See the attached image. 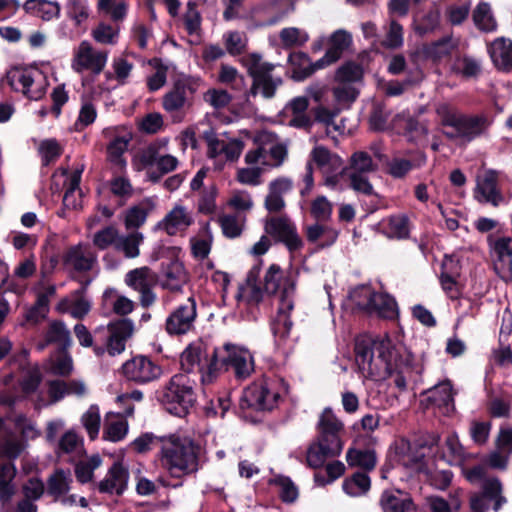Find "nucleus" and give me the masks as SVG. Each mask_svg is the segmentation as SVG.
<instances>
[{
    "mask_svg": "<svg viewBox=\"0 0 512 512\" xmlns=\"http://www.w3.org/2000/svg\"><path fill=\"white\" fill-rule=\"evenodd\" d=\"M355 361L366 378H393L395 386L405 390L410 381H415L421 367L398 336L382 335L371 343L357 341Z\"/></svg>",
    "mask_w": 512,
    "mask_h": 512,
    "instance_id": "nucleus-1",
    "label": "nucleus"
},
{
    "mask_svg": "<svg viewBox=\"0 0 512 512\" xmlns=\"http://www.w3.org/2000/svg\"><path fill=\"white\" fill-rule=\"evenodd\" d=\"M318 436L309 445L306 461L311 468L322 467L329 458L339 456L343 449L344 424L331 408H325L317 424Z\"/></svg>",
    "mask_w": 512,
    "mask_h": 512,
    "instance_id": "nucleus-2",
    "label": "nucleus"
},
{
    "mask_svg": "<svg viewBox=\"0 0 512 512\" xmlns=\"http://www.w3.org/2000/svg\"><path fill=\"white\" fill-rule=\"evenodd\" d=\"M160 461L175 478H182L199 470V447L188 437L170 435L161 439Z\"/></svg>",
    "mask_w": 512,
    "mask_h": 512,
    "instance_id": "nucleus-3",
    "label": "nucleus"
},
{
    "mask_svg": "<svg viewBox=\"0 0 512 512\" xmlns=\"http://www.w3.org/2000/svg\"><path fill=\"white\" fill-rule=\"evenodd\" d=\"M437 115L444 127L451 128L446 135L449 138H463L471 141L482 135L490 126L488 118L484 115L467 116L446 103L436 108Z\"/></svg>",
    "mask_w": 512,
    "mask_h": 512,
    "instance_id": "nucleus-4",
    "label": "nucleus"
},
{
    "mask_svg": "<svg viewBox=\"0 0 512 512\" xmlns=\"http://www.w3.org/2000/svg\"><path fill=\"white\" fill-rule=\"evenodd\" d=\"M212 367L206 376L207 379L214 373L217 378L221 372L229 369H233L237 378L245 379L254 371V358L246 347L227 342L214 348Z\"/></svg>",
    "mask_w": 512,
    "mask_h": 512,
    "instance_id": "nucleus-5",
    "label": "nucleus"
},
{
    "mask_svg": "<svg viewBox=\"0 0 512 512\" xmlns=\"http://www.w3.org/2000/svg\"><path fill=\"white\" fill-rule=\"evenodd\" d=\"M287 392L283 379L263 378L244 390L242 401L255 410L270 411L278 407Z\"/></svg>",
    "mask_w": 512,
    "mask_h": 512,
    "instance_id": "nucleus-6",
    "label": "nucleus"
},
{
    "mask_svg": "<svg viewBox=\"0 0 512 512\" xmlns=\"http://www.w3.org/2000/svg\"><path fill=\"white\" fill-rule=\"evenodd\" d=\"M242 63L253 78L252 86L246 92L247 100L257 96L258 93H261L266 99L272 98L275 95L276 89L282 84L281 77L272 74L275 65L264 62L262 56L258 53H250L243 56Z\"/></svg>",
    "mask_w": 512,
    "mask_h": 512,
    "instance_id": "nucleus-7",
    "label": "nucleus"
},
{
    "mask_svg": "<svg viewBox=\"0 0 512 512\" xmlns=\"http://www.w3.org/2000/svg\"><path fill=\"white\" fill-rule=\"evenodd\" d=\"M195 401L193 383L186 374L174 375L160 395V402L165 409L179 417L186 415Z\"/></svg>",
    "mask_w": 512,
    "mask_h": 512,
    "instance_id": "nucleus-8",
    "label": "nucleus"
},
{
    "mask_svg": "<svg viewBox=\"0 0 512 512\" xmlns=\"http://www.w3.org/2000/svg\"><path fill=\"white\" fill-rule=\"evenodd\" d=\"M255 148L245 155V163L256 167H278L287 155L286 147L278 142L277 136L269 131H261L255 137Z\"/></svg>",
    "mask_w": 512,
    "mask_h": 512,
    "instance_id": "nucleus-9",
    "label": "nucleus"
},
{
    "mask_svg": "<svg viewBox=\"0 0 512 512\" xmlns=\"http://www.w3.org/2000/svg\"><path fill=\"white\" fill-rule=\"evenodd\" d=\"M214 362V349L209 352L207 344L197 339L183 350L180 355V366L186 374H197L202 384H210L216 379V373L207 379V374Z\"/></svg>",
    "mask_w": 512,
    "mask_h": 512,
    "instance_id": "nucleus-10",
    "label": "nucleus"
},
{
    "mask_svg": "<svg viewBox=\"0 0 512 512\" xmlns=\"http://www.w3.org/2000/svg\"><path fill=\"white\" fill-rule=\"evenodd\" d=\"M295 286L296 279L293 273L283 271L276 264H272L265 273V291L277 295L279 306H283L284 309L294 308Z\"/></svg>",
    "mask_w": 512,
    "mask_h": 512,
    "instance_id": "nucleus-11",
    "label": "nucleus"
},
{
    "mask_svg": "<svg viewBox=\"0 0 512 512\" xmlns=\"http://www.w3.org/2000/svg\"><path fill=\"white\" fill-rule=\"evenodd\" d=\"M15 433L7 434L2 440V457L16 459L25 449V443L40 435L35 423L24 415H16L13 419Z\"/></svg>",
    "mask_w": 512,
    "mask_h": 512,
    "instance_id": "nucleus-12",
    "label": "nucleus"
},
{
    "mask_svg": "<svg viewBox=\"0 0 512 512\" xmlns=\"http://www.w3.org/2000/svg\"><path fill=\"white\" fill-rule=\"evenodd\" d=\"M207 155L214 161L217 169H222L226 163L236 162L245 147L240 138H227L214 133L206 134Z\"/></svg>",
    "mask_w": 512,
    "mask_h": 512,
    "instance_id": "nucleus-13",
    "label": "nucleus"
},
{
    "mask_svg": "<svg viewBox=\"0 0 512 512\" xmlns=\"http://www.w3.org/2000/svg\"><path fill=\"white\" fill-rule=\"evenodd\" d=\"M108 57V51L96 49L89 41L83 40L73 50L71 68L76 73L99 75L104 70Z\"/></svg>",
    "mask_w": 512,
    "mask_h": 512,
    "instance_id": "nucleus-14",
    "label": "nucleus"
},
{
    "mask_svg": "<svg viewBox=\"0 0 512 512\" xmlns=\"http://www.w3.org/2000/svg\"><path fill=\"white\" fill-rule=\"evenodd\" d=\"M425 448L405 438L396 439L389 449V458L396 465L411 472H420L425 466Z\"/></svg>",
    "mask_w": 512,
    "mask_h": 512,
    "instance_id": "nucleus-15",
    "label": "nucleus"
},
{
    "mask_svg": "<svg viewBox=\"0 0 512 512\" xmlns=\"http://www.w3.org/2000/svg\"><path fill=\"white\" fill-rule=\"evenodd\" d=\"M488 244L494 271L505 282L512 281V237L489 238Z\"/></svg>",
    "mask_w": 512,
    "mask_h": 512,
    "instance_id": "nucleus-16",
    "label": "nucleus"
},
{
    "mask_svg": "<svg viewBox=\"0 0 512 512\" xmlns=\"http://www.w3.org/2000/svg\"><path fill=\"white\" fill-rule=\"evenodd\" d=\"M196 318V300L193 296H189L168 315L165 329L169 335L187 334L194 329Z\"/></svg>",
    "mask_w": 512,
    "mask_h": 512,
    "instance_id": "nucleus-17",
    "label": "nucleus"
},
{
    "mask_svg": "<svg viewBox=\"0 0 512 512\" xmlns=\"http://www.w3.org/2000/svg\"><path fill=\"white\" fill-rule=\"evenodd\" d=\"M157 282V275L149 267L144 266L130 270L125 275V283L140 294V301L144 307L155 302L156 295L152 288Z\"/></svg>",
    "mask_w": 512,
    "mask_h": 512,
    "instance_id": "nucleus-18",
    "label": "nucleus"
},
{
    "mask_svg": "<svg viewBox=\"0 0 512 512\" xmlns=\"http://www.w3.org/2000/svg\"><path fill=\"white\" fill-rule=\"evenodd\" d=\"M122 371L128 380L139 384L154 381L162 374L161 367L146 356H136L126 361Z\"/></svg>",
    "mask_w": 512,
    "mask_h": 512,
    "instance_id": "nucleus-19",
    "label": "nucleus"
},
{
    "mask_svg": "<svg viewBox=\"0 0 512 512\" xmlns=\"http://www.w3.org/2000/svg\"><path fill=\"white\" fill-rule=\"evenodd\" d=\"M86 391V385L82 380H71L69 382L59 379L51 380L47 382L48 399L46 400L37 394L36 404L38 407L55 404L69 395L81 397L86 394Z\"/></svg>",
    "mask_w": 512,
    "mask_h": 512,
    "instance_id": "nucleus-20",
    "label": "nucleus"
},
{
    "mask_svg": "<svg viewBox=\"0 0 512 512\" xmlns=\"http://www.w3.org/2000/svg\"><path fill=\"white\" fill-rule=\"evenodd\" d=\"M194 223L193 211L186 206L176 203L165 217L156 225V229L169 236L184 233Z\"/></svg>",
    "mask_w": 512,
    "mask_h": 512,
    "instance_id": "nucleus-21",
    "label": "nucleus"
},
{
    "mask_svg": "<svg viewBox=\"0 0 512 512\" xmlns=\"http://www.w3.org/2000/svg\"><path fill=\"white\" fill-rule=\"evenodd\" d=\"M265 232L285 243L290 251L298 250L302 246V240L297 234L294 224L289 218L271 217L264 225Z\"/></svg>",
    "mask_w": 512,
    "mask_h": 512,
    "instance_id": "nucleus-22",
    "label": "nucleus"
},
{
    "mask_svg": "<svg viewBox=\"0 0 512 512\" xmlns=\"http://www.w3.org/2000/svg\"><path fill=\"white\" fill-rule=\"evenodd\" d=\"M500 172L486 169L476 178L475 198L481 203H490L498 206L503 196L498 188Z\"/></svg>",
    "mask_w": 512,
    "mask_h": 512,
    "instance_id": "nucleus-23",
    "label": "nucleus"
},
{
    "mask_svg": "<svg viewBox=\"0 0 512 512\" xmlns=\"http://www.w3.org/2000/svg\"><path fill=\"white\" fill-rule=\"evenodd\" d=\"M134 407L130 406L125 413L109 412L105 415L102 438L105 441L117 443L124 440L129 431L127 417L132 416Z\"/></svg>",
    "mask_w": 512,
    "mask_h": 512,
    "instance_id": "nucleus-24",
    "label": "nucleus"
},
{
    "mask_svg": "<svg viewBox=\"0 0 512 512\" xmlns=\"http://www.w3.org/2000/svg\"><path fill=\"white\" fill-rule=\"evenodd\" d=\"M97 262V256L87 244H77L63 255V265L69 270L86 272L93 269Z\"/></svg>",
    "mask_w": 512,
    "mask_h": 512,
    "instance_id": "nucleus-25",
    "label": "nucleus"
},
{
    "mask_svg": "<svg viewBox=\"0 0 512 512\" xmlns=\"http://www.w3.org/2000/svg\"><path fill=\"white\" fill-rule=\"evenodd\" d=\"M107 353L110 356L121 354L125 350L126 341L134 332V324L129 319H122L108 326Z\"/></svg>",
    "mask_w": 512,
    "mask_h": 512,
    "instance_id": "nucleus-26",
    "label": "nucleus"
},
{
    "mask_svg": "<svg viewBox=\"0 0 512 512\" xmlns=\"http://www.w3.org/2000/svg\"><path fill=\"white\" fill-rule=\"evenodd\" d=\"M294 188V182L290 177L281 176L268 184V194L265 198V208L269 212H279L285 207L284 196Z\"/></svg>",
    "mask_w": 512,
    "mask_h": 512,
    "instance_id": "nucleus-27",
    "label": "nucleus"
},
{
    "mask_svg": "<svg viewBox=\"0 0 512 512\" xmlns=\"http://www.w3.org/2000/svg\"><path fill=\"white\" fill-rule=\"evenodd\" d=\"M502 490L498 479L487 480L483 485V494L471 497L470 506L472 512H485L488 509L487 500H494V510L498 511L505 502V498L500 495Z\"/></svg>",
    "mask_w": 512,
    "mask_h": 512,
    "instance_id": "nucleus-28",
    "label": "nucleus"
},
{
    "mask_svg": "<svg viewBox=\"0 0 512 512\" xmlns=\"http://www.w3.org/2000/svg\"><path fill=\"white\" fill-rule=\"evenodd\" d=\"M260 268L253 267L248 273L246 281L239 286L235 298L238 306H254L257 305L263 297V291L258 285Z\"/></svg>",
    "mask_w": 512,
    "mask_h": 512,
    "instance_id": "nucleus-29",
    "label": "nucleus"
},
{
    "mask_svg": "<svg viewBox=\"0 0 512 512\" xmlns=\"http://www.w3.org/2000/svg\"><path fill=\"white\" fill-rule=\"evenodd\" d=\"M129 472L120 462H115L108 470L105 478L99 483V490L103 493L120 495L127 488Z\"/></svg>",
    "mask_w": 512,
    "mask_h": 512,
    "instance_id": "nucleus-30",
    "label": "nucleus"
},
{
    "mask_svg": "<svg viewBox=\"0 0 512 512\" xmlns=\"http://www.w3.org/2000/svg\"><path fill=\"white\" fill-rule=\"evenodd\" d=\"M427 400L444 415L451 414L454 409V395L450 381H443L427 391Z\"/></svg>",
    "mask_w": 512,
    "mask_h": 512,
    "instance_id": "nucleus-31",
    "label": "nucleus"
},
{
    "mask_svg": "<svg viewBox=\"0 0 512 512\" xmlns=\"http://www.w3.org/2000/svg\"><path fill=\"white\" fill-rule=\"evenodd\" d=\"M487 52L498 70L508 71L512 68V41L498 37L487 44Z\"/></svg>",
    "mask_w": 512,
    "mask_h": 512,
    "instance_id": "nucleus-32",
    "label": "nucleus"
},
{
    "mask_svg": "<svg viewBox=\"0 0 512 512\" xmlns=\"http://www.w3.org/2000/svg\"><path fill=\"white\" fill-rule=\"evenodd\" d=\"M458 41L451 35H446L436 41L425 44L421 48L423 57L434 63H438L449 57L457 48Z\"/></svg>",
    "mask_w": 512,
    "mask_h": 512,
    "instance_id": "nucleus-33",
    "label": "nucleus"
},
{
    "mask_svg": "<svg viewBox=\"0 0 512 512\" xmlns=\"http://www.w3.org/2000/svg\"><path fill=\"white\" fill-rule=\"evenodd\" d=\"M380 506L383 512H416V506L411 497L399 490L383 492Z\"/></svg>",
    "mask_w": 512,
    "mask_h": 512,
    "instance_id": "nucleus-34",
    "label": "nucleus"
},
{
    "mask_svg": "<svg viewBox=\"0 0 512 512\" xmlns=\"http://www.w3.org/2000/svg\"><path fill=\"white\" fill-rule=\"evenodd\" d=\"M90 309V300L84 296L82 289L77 290L69 297L62 299L57 306V310L59 312L69 313L76 319L83 318L88 314Z\"/></svg>",
    "mask_w": 512,
    "mask_h": 512,
    "instance_id": "nucleus-35",
    "label": "nucleus"
},
{
    "mask_svg": "<svg viewBox=\"0 0 512 512\" xmlns=\"http://www.w3.org/2000/svg\"><path fill=\"white\" fill-rule=\"evenodd\" d=\"M155 209V202L151 198H144L127 209L125 213V226L127 229H136L142 226L148 215Z\"/></svg>",
    "mask_w": 512,
    "mask_h": 512,
    "instance_id": "nucleus-36",
    "label": "nucleus"
},
{
    "mask_svg": "<svg viewBox=\"0 0 512 512\" xmlns=\"http://www.w3.org/2000/svg\"><path fill=\"white\" fill-rule=\"evenodd\" d=\"M294 59L300 60L304 64L303 69H297L294 72V79L297 81L309 77L313 72L323 69L337 61L332 52L326 51L325 55L315 62H311L310 58L301 52L295 54Z\"/></svg>",
    "mask_w": 512,
    "mask_h": 512,
    "instance_id": "nucleus-37",
    "label": "nucleus"
},
{
    "mask_svg": "<svg viewBox=\"0 0 512 512\" xmlns=\"http://www.w3.org/2000/svg\"><path fill=\"white\" fill-rule=\"evenodd\" d=\"M47 76L37 67H33L21 93L30 100H40L46 93Z\"/></svg>",
    "mask_w": 512,
    "mask_h": 512,
    "instance_id": "nucleus-38",
    "label": "nucleus"
},
{
    "mask_svg": "<svg viewBox=\"0 0 512 512\" xmlns=\"http://www.w3.org/2000/svg\"><path fill=\"white\" fill-rule=\"evenodd\" d=\"M56 343L61 346V349H68L72 344L70 331L65 324L61 321H52L45 333L44 343L38 344V349L43 350L46 345Z\"/></svg>",
    "mask_w": 512,
    "mask_h": 512,
    "instance_id": "nucleus-39",
    "label": "nucleus"
},
{
    "mask_svg": "<svg viewBox=\"0 0 512 512\" xmlns=\"http://www.w3.org/2000/svg\"><path fill=\"white\" fill-rule=\"evenodd\" d=\"M292 310L293 309H284L283 306H278L277 315L271 326L275 344L278 347L283 346L290 336L292 321L290 320L289 313Z\"/></svg>",
    "mask_w": 512,
    "mask_h": 512,
    "instance_id": "nucleus-40",
    "label": "nucleus"
},
{
    "mask_svg": "<svg viewBox=\"0 0 512 512\" xmlns=\"http://www.w3.org/2000/svg\"><path fill=\"white\" fill-rule=\"evenodd\" d=\"M187 281L188 276L184 266L179 262H173L167 267L161 286L171 292H179Z\"/></svg>",
    "mask_w": 512,
    "mask_h": 512,
    "instance_id": "nucleus-41",
    "label": "nucleus"
},
{
    "mask_svg": "<svg viewBox=\"0 0 512 512\" xmlns=\"http://www.w3.org/2000/svg\"><path fill=\"white\" fill-rule=\"evenodd\" d=\"M26 12L41 18L44 21H50L57 18L60 13V6L57 2L47 0H28L24 4Z\"/></svg>",
    "mask_w": 512,
    "mask_h": 512,
    "instance_id": "nucleus-42",
    "label": "nucleus"
},
{
    "mask_svg": "<svg viewBox=\"0 0 512 512\" xmlns=\"http://www.w3.org/2000/svg\"><path fill=\"white\" fill-rule=\"evenodd\" d=\"M186 100V87L178 82L171 91L163 96L162 105L167 113L175 117L184 108Z\"/></svg>",
    "mask_w": 512,
    "mask_h": 512,
    "instance_id": "nucleus-43",
    "label": "nucleus"
},
{
    "mask_svg": "<svg viewBox=\"0 0 512 512\" xmlns=\"http://www.w3.org/2000/svg\"><path fill=\"white\" fill-rule=\"evenodd\" d=\"M384 234L389 238L405 239L409 236V220L406 215H392L381 223Z\"/></svg>",
    "mask_w": 512,
    "mask_h": 512,
    "instance_id": "nucleus-44",
    "label": "nucleus"
},
{
    "mask_svg": "<svg viewBox=\"0 0 512 512\" xmlns=\"http://www.w3.org/2000/svg\"><path fill=\"white\" fill-rule=\"evenodd\" d=\"M73 370V360L67 349L56 351L46 363V371L59 376H68Z\"/></svg>",
    "mask_w": 512,
    "mask_h": 512,
    "instance_id": "nucleus-45",
    "label": "nucleus"
},
{
    "mask_svg": "<svg viewBox=\"0 0 512 512\" xmlns=\"http://www.w3.org/2000/svg\"><path fill=\"white\" fill-rule=\"evenodd\" d=\"M212 234L209 224H204L198 234L190 239L192 255L200 260L208 257L211 251Z\"/></svg>",
    "mask_w": 512,
    "mask_h": 512,
    "instance_id": "nucleus-46",
    "label": "nucleus"
},
{
    "mask_svg": "<svg viewBox=\"0 0 512 512\" xmlns=\"http://www.w3.org/2000/svg\"><path fill=\"white\" fill-rule=\"evenodd\" d=\"M311 157L323 173L340 170L343 164L339 156L332 154L323 146H316L311 152Z\"/></svg>",
    "mask_w": 512,
    "mask_h": 512,
    "instance_id": "nucleus-47",
    "label": "nucleus"
},
{
    "mask_svg": "<svg viewBox=\"0 0 512 512\" xmlns=\"http://www.w3.org/2000/svg\"><path fill=\"white\" fill-rule=\"evenodd\" d=\"M473 22L483 32H494L497 29V22L489 3H479L473 11Z\"/></svg>",
    "mask_w": 512,
    "mask_h": 512,
    "instance_id": "nucleus-48",
    "label": "nucleus"
},
{
    "mask_svg": "<svg viewBox=\"0 0 512 512\" xmlns=\"http://www.w3.org/2000/svg\"><path fill=\"white\" fill-rule=\"evenodd\" d=\"M134 64L124 56L114 57L111 63V71L106 72L108 80H116L119 85H126L129 81Z\"/></svg>",
    "mask_w": 512,
    "mask_h": 512,
    "instance_id": "nucleus-49",
    "label": "nucleus"
},
{
    "mask_svg": "<svg viewBox=\"0 0 512 512\" xmlns=\"http://www.w3.org/2000/svg\"><path fill=\"white\" fill-rule=\"evenodd\" d=\"M309 102L306 96H299L292 99L286 109L291 112L293 117L290 124L294 127L305 128L310 124V118L306 115Z\"/></svg>",
    "mask_w": 512,
    "mask_h": 512,
    "instance_id": "nucleus-50",
    "label": "nucleus"
},
{
    "mask_svg": "<svg viewBox=\"0 0 512 512\" xmlns=\"http://www.w3.org/2000/svg\"><path fill=\"white\" fill-rule=\"evenodd\" d=\"M167 139H160L152 142L140 153V161L145 167L157 166L162 158L167 154Z\"/></svg>",
    "mask_w": 512,
    "mask_h": 512,
    "instance_id": "nucleus-51",
    "label": "nucleus"
},
{
    "mask_svg": "<svg viewBox=\"0 0 512 512\" xmlns=\"http://www.w3.org/2000/svg\"><path fill=\"white\" fill-rule=\"evenodd\" d=\"M218 221L224 236L233 239L242 234L246 223V216L241 213L224 214L219 217Z\"/></svg>",
    "mask_w": 512,
    "mask_h": 512,
    "instance_id": "nucleus-52",
    "label": "nucleus"
},
{
    "mask_svg": "<svg viewBox=\"0 0 512 512\" xmlns=\"http://www.w3.org/2000/svg\"><path fill=\"white\" fill-rule=\"evenodd\" d=\"M374 301H371V309L367 311L376 313L380 317L393 318L397 314V305L395 300L384 292H376Z\"/></svg>",
    "mask_w": 512,
    "mask_h": 512,
    "instance_id": "nucleus-53",
    "label": "nucleus"
},
{
    "mask_svg": "<svg viewBox=\"0 0 512 512\" xmlns=\"http://www.w3.org/2000/svg\"><path fill=\"white\" fill-rule=\"evenodd\" d=\"M349 466L372 470L377 462L375 452L370 449H349L346 454Z\"/></svg>",
    "mask_w": 512,
    "mask_h": 512,
    "instance_id": "nucleus-54",
    "label": "nucleus"
},
{
    "mask_svg": "<svg viewBox=\"0 0 512 512\" xmlns=\"http://www.w3.org/2000/svg\"><path fill=\"white\" fill-rule=\"evenodd\" d=\"M371 481L367 474L362 472L354 473L350 478L343 482L344 492L352 497H359L367 493L370 489Z\"/></svg>",
    "mask_w": 512,
    "mask_h": 512,
    "instance_id": "nucleus-55",
    "label": "nucleus"
},
{
    "mask_svg": "<svg viewBox=\"0 0 512 512\" xmlns=\"http://www.w3.org/2000/svg\"><path fill=\"white\" fill-rule=\"evenodd\" d=\"M143 240L144 236L140 232H133L125 236L119 235L116 250L123 252L127 258H136L140 254L139 246Z\"/></svg>",
    "mask_w": 512,
    "mask_h": 512,
    "instance_id": "nucleus-56",
    "label": "nucleus"
},
{
    "mask_svg": "<svg viewBox=\"0 0 512 512\" xmlns=\"http://www.w3.org/2000/svg\"><path fill=\"white\" fill-rule=\"evenodd\" d=\"M120 28L105 22L99 23L91 31L92 38L102 45H116L119 39Z\"/></svg>",
    "mask_w": 512,
    "mask_h": 512,
    "instance_id": "nucleus-57",
    "label": "nucleus"
},
{
    "mask_svg": "<svg viewBox=\"0 0 512 512\" xmlns=\"http://www.w3.org/2000/svg\"><path fill=\"white\" fill-rule=\"evenodd\" d=\"M81 424L84 427L90 440L99 436L101 427L100 409L97 405H91L81 416Z\"/></svg>",
    "mask_w": 512,
    "mask_h": 512,
    "instance_id": "nucleus-58",
    "label": "nucleus"
},
{
    "mask_svg": "<svg viewBox=\"0 0 512 512\" xmlns=\"http://www.w3.org/2000/svg\"><path fill=\"white\" fill-rule=\"evenodd\" d=\"M71 482L69 471L56 470L48 479V493L58 498L68 492Z\"/></svg>",
    "mask_w": 512,
    "mask_h": 512,
    "instance_id": "nucleus-59",
    "label": "nucleus"
},
{
    "mask_svg": "<svg viewBox=\"0 0 512 512\" xmlns=\"http://www.w3.org/2000/svg\"><path fill=\"white\" fill-rule=\"evenodd\" d=\"M132 137L129 133H124L120 136H116L107 147L108 158L111 162L124 166L125 160L123 159V154L128 149V144L131 141Z\"/></svg>",
    "mask_w": 512,
    "mask_h": 512,
    "instance_id": "nucleus-60",
    "label": "nucleus"
},
{
    "mask_svg": "<svg viewBox=\"0 0 512 512\" xmlns=\"http://www.w3.org/2000/svg\"><path fill=\"white\" fill-rule=\"evenodd\" d=\"M378 163L366 151H356L350 160V172L368 174L376 171Z\"/></svg>",
    "mask_w": 512,
    "mask_h": 512,
    "instance_id": "nucleus-61",
    "label": "nucleus"
},
{
    "mask_svg": "<svg viewBox=\"0 0 512 512\" xmlns=\"http://www.w3.org/2000/svg\"><path fill=\"white\" fill-rule=\"evenodd\" d=\"M439 26L440 13L436 9L429 10L414 21V30L420 36L435 32Z\"/></svg>",
    "mask_w": 512,
    "mask_h": 512,
    "instance_id": "nucleus-62",
    "label": "nucleus"
},
{
    "mask_svg": "<svg viewBox=\"0 0 512 512\" xmlns=\"http://www.w3.org/2000/svg\"><path fill=\"white\" fill-rule=\"evenodd\" d=\"M294 11L293 0H275L267 8L269 15L264 24L273 25L284 19Z\"/></svg>",
    "mask_w": 512,
    "mask_h": 512,
    "instance_id": "nucleus-63",
    "label": "nucleus"
},
{
    "mask_svg": "<svg viewBox=\"0 0 512 512\" xmlns=\"http://www.w3.org/2000/svg\"><path fill=\"white\" fill-rule=\"evenodd\" d=\"M452 69L463 77H476L481 72V62L476 58L464 55L454 61Z\"/></svg>",
    "mask_w": 512,
    "mask_h": 512,
    "instance_id": "nucleus-64",
    "label": "nucleus"
}]
</instances>
